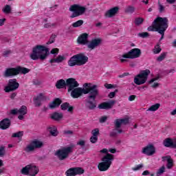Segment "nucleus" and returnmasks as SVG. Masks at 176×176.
<instances>
[{"instance_id": "nucleus-37", "label": "nucleus", "mask_w": 176, "mask_h": 176, "mask_svg": "<svg viewBox=\"0 0 176 176\" xmlns=\"http://www.w3.org/2000/svg\"><path fill=\"white\" fill-rule=\"evenodd\" d=\"M83 20H78L76 22H74L72 23V27H74V28H76L78 27H80L81 25H83Z\"/></svg>"}, {"instance_id": "nucleus-50", "label": "nucleus", "mask_w": 176, "mask_h": 176, "mask_svg": "<svg viewBox=\"0 0 176 176\" xmlns=\"http://www.w3.org/2000/svg\"><path fill=\"white\" fill-rule=\"evenodd\" d=\"M12 54V50H6L3 52V56L4 57H8L9 55Z\"/></svg>"}, {"instance_id": "nucleus-42", "label": "nucleus", "mask_w": 176, "mask_h": 176, "mask_svg": "<svg viewBox=\"0 0 176 176\" xmlns=\"http://www.w3.org/2000/svg\"><path fill=\"white\" fill-rule=\"evenodd\" d=\"M6 155V151L5 150V146H0V157H3Z\"/></svg>"}, {"instance_id": "nucleus-64", "label": "nucleus", "mask_w": 176, "mask_h": 176, "mask_svg": "<svg viewBox=\"0 0 176 176\" xmlns=\"http://www.w3.org/2000/svg\"><path fill=\"white\" fill-rule=\"evenodd\" d=\"M172 148H176V140H173L172 142Z\"/></svg>"}, {"instance_id": "nucleus-23", "label": "nucleus", "mask_w": 176, "mask_h": 176, "mask_svg": "<svg viewBox=\"0 0 176 176\" xmlns=\"http://www.w3.org/2000/svg\"><path fill=\"white\" fill-rule=\"evenodd\" d=\"M62 101L60 100V98H56L54 101L50 102L49 104V108L50 109H54L55 108H57V107H60V104H61Z\"/></svg>"}, {"instance_id": "nucleus-32", "label": "nucleus", "mask_w": 176, "mask_h": 176, "mask_svg": "<svg viewBox=\"0 0 176 176\" xmlns=\"http://www.w3.org/2000/svg\"><path fill=\"white\" fill-rule=\"evenodd\" d=\"M16 69L19 70V74H23L25 75V74H28L30 72V69L25 67H18Z\"/></svg>"}, {"instance_id": "nucleus-45", "label": "nucleus", "mask_w": 176, "mask_h": 176, "mask_svg": "<svg viewBox=\"0 0 176 176\" xmlns=\"http://www.w3.org/2000/svg\"><path fill=\"white\" fill-rule=\"evenodd\" d=\"M91 134H92V136L94 137H98V135L100 134V129H95L92 130Z\"/></svg>"}, {"instance_id": "nucleus-48", "label": "nucleus", "mask_w": 176, "mask_h": 176, "mask_svg": "<svg viewBox=\"0 0 176 176\" xmlns=\"http://www.w3.org/2000/svg\"><path fill=\"white\" fill-rule=\"evenodd\" d=\"M118 90L116 89L113 92H110L108 95L109 98H113L115 96H116V93H118Z\"/></svg>"}, {"instance_id": "nucleus-35", "label": "nucleus", "mask_w": 176, "mask_h": 176, "mask_svg": "<svg viewBox=\"0 0 176 176\" xmlns=\"http://www.w3.org/2000/svg\"><path fill=\"white\" fill-rule=\"evenodd\" d=\"M23 135H24V131H19L16 133H13L12 137L13 138H21V137H23Z\"/></svg>"}, {"instance_id": "nucleus-3", "label": "nucleus", "mask_w": 176, "mask_h": 176, "mask_svg": "<svg viewBox=\"0 0 176 176\" xmlns=\"http://www.w3.org/2000/svg\"><path fill=\"white\" fill-rule=\"evenodd\" d=\"M49 56V48L43 45H36L33 47L32 52L30 54L32 60H46Z\"/></svg>"}, {"instance_id": "nucleus-60", "label": "nucleus", "mask_w": 176, "mask_h": 176, "mask_svg": "<svg viewBox=\"0 0 176 176\" xmlns=\"http://www.w3.org/2000/svg\"><path fill=\"white\" fill-rule=\"evenodd\" d=\"M104 87L106 89H113V85L111 84L106 83V84H104Z\"/></svg>"}, {"instance_id": "nucleus-15", "label": "nucleus", "mask_w": 176, "mask_h": 176, "mask_svg": "<svg viewBox=\"0 0 176 176\" xmlns=\"http://www.w3.org/2000/svg\"><path fill=\"white\" fill-rule=\"evenodd\" d=\"M116 104V100H110L109 102H104L100 103L98 108L99 109H112L113 107Z\"/></svg>"}, {"instance_id": "nucleus-40", "label": "nucleus", "mask_w": 176, "mask_h": 176, "mask_svg": "<svg viewBox=\"0 0 176 176\" xmlns=\"http://www.w3.org/2000/svg\"><path fill=\"white\" fill-rule=\"evenodd\" d=\"M154 54H159L162 52V49L159 45H157L153 50Z\"/></svg>"}, {"instance_id": "nucleus-55", "label": "nucleus", "mask_w": 176, "mask_h": 176, "mask_svg": "<svg viewBox=\"0 0 176 176\" xmlns=\"http://www.w3.org/2000/svg\"><path fill=\"white\" fill-rule=\"evenodd\" d=\"M158 79H160V76H157V77L152 78L151 80L148 81V83L150 85H152V83H153V82H155V80H158Z\"/></svg>"}, {"instance_id": "nucleus-47", "label": "nucleus", "mask_w": 176, "mask_h": 176, "mask_svg": "<svg viewBox=\"0 0 176 176\" xmlns=\"http://www.w3.org/2000/svg\"><path fill=\"white\" fill-rule=\"evenodd\" d=\"M49 130H50V134H51V135H53V137H56L57 131L56 129H52V128H49Z\"/></svg>"}, {"instance_id": "nucleus-52", "label": "nucleus", "mask_w": 176, "mask_h": 176, "mask_svg": "<svg viewBox=\"0 0 176 176\" xmlns=\"http://www.w3.org/2000/svg\"><path fill=\"white\" fill-rule=\"evenodd\" d=\"M108 120V117L107 116H102L99 119L100 123H105L107 120Z\"/></svg>"}, {"instance_id": "nucleus-30", "label": "nucleus", "mask_w": 176, "mask_h": 176, "mask_svg": "<svg viewBox=\"0 0 176 176\" xmlns=\"http://www.w3.org/2000/svg\"><path fill=\"white\" fill-rule=\"evenodd\" d=\"M166 57H167V52H163L158 57H157L156 61H157V63H162V61H163Z\"/></svg>"}, {"instance_id": "nucleus-25", "label": "nucleus", "mask_w": 176, "mask_h": 176, "mask_svg": "<svg viewBox=\"0 0 176 176\" xmlns=\"http://www.w3.org/2000/svg\"><path fill=\"white\" fill-rule=\"evenodd\" d=\"M67 86V81H65L63 79L58 80L56 83V89H64Z\"/></svg>"}, {"instance_id": "nucleus-28", "label": "nucleus", "mask_w": 176, "mask_h": 176, "mask_svg": "<svg viewBox=\"0 0 176 176\" xmlns=\"http://www.w3.org/2000/svg\"><path fill=\"white\" fill-rule=\"evenodd\" d=\"M164 145L166 148H173V140L167 138L164 141Z\"/></svg>"}, {"instance_id": "nucleus-11", "label": "nucleus", "mask_w": 176, "mask_h": 176, "mask_svg": "<svg viewBox=\"0 0 176 176\" xmlns=\"http://www.w3.org/2000/svg\"><path fill=\"white\" fill-rule=\"evenodd\" d=\"M23 175L35 176L39 173V168L34 164H29L21 170Z\"/></svg>"}, {"instance_id": "nucleus-49", "label": "nucleus", "mask_w": 176, "mask_h": 176, "mask_svg": "<svg viewBox=\"0 0 176 176\" xmlns=\"http://www.w3.org/2000/svg\"><path fill=\"white\" fill-rule=\"evenodd\" d=\"M90 141L92 144H96V142H97V141H98V137L92 135L90 138Z\"/></svg>"}, {"instance_id": "nucleus-9", "label": "nucleus", "mask_w": 176, "mask_h": 176, "mask_svg": "<svg viewBox=\"0 0 176 176\" xmlns=\"http://www.w3.org/2000/svg\"><path fill=\"white\" fill-rule=\"evenodd\" d=\"M151 74V70L146 69L142 70L139 74H138L134 78V83L140 86V85H144L148 80V76Z\"/></svg>"}, {"instance_id": "nucleus-38", "label": "nucleus", "mask_w": 176, "mask_h": 176, "mask_svg": "<svg viewBox=\"0 0 176 176\" xmlns=\"http://www.w3.org/2000/svg\"><path fill=\"white\" fill-rule=\"evenodd\" d=\"M173 166L174 160H173V159L170 158L168 161H167L166 168H168V170H171V168H173Z\"/></svg>"}, {"instance_id": "nucleus-57", "label": "nucleus", "mask_w": 176, "mask_h": 176, "mask_svg": "<svg viewBox=\"0 0 176 176\" xmlns=\"http://www.w3.org/2000/svg\"><path fill=\"white\" fill-rule=\"evenodd\" d=\"M86 144V142L85 140H80L78 142H77V145H80V146H85Z\"/></svg>"}, {"instance_id": "nucleus-34", "label": "nucleus", "mask_w": 176, "mask_h": 176, "mask_svg": "<svg viewBox=\"0 0 176 176\" xmlns=\"http://www.w3.org/2000/svg\"><path fill=\"white\" fill-rule=\"evenodd\" d=\"M144 18H141V17L135 19V21H134L135 25L138 27L142 25V23H144Z\"/></svg>"}, {"instance_id": "nucleus-26", "label": "nucleus", "mask_w": 176, "mask_h": 176, "mask_svg": "<svg viewBox=\"0 0 176 176\" xmlns=\"http://www.w3.org/2000/svg\"><path fill=\"white\" fill-rule=\"evenodd\" d=\"M33 146H34V149H39L43 146V142H41L38 140H34L32 142Z\"/></svg>"}, {"instance_id": "nucleus-27", "label": "nucleus", "mask_w": 176, "mask_h": 176, "mask_svg": "<svg viewBox=\"0 0 176 176\" xmlns=\"http://www.w3.org/2000/svg\"><path fill=\"white\" fill-rule=\"evenodd\" d=\"M24 151L28 153H30V152H34V151H35V147L34 146L32 142H31V143L26 146Z\"/></svg>"}, {"instance_id": "nucleus-46", "label": "nucleus", "mask_w": 176, "mask_h": 176, "mask_svg": "<svg viewBox=\"0 0 176 176\" xmlns=\"http://www.w3.org/2000/svg\"><path fill=\"white\" fill-rule=\"evenodd\" d=\"M56 23H47L44 24V28H53V27H56Z\"/></svg>"}, {"instance_id": "nucleus-53", "label": "nucleus", "mask_w": 176, "mask_h": 176, "mask_svg": "<svg viewBox=\"0 0 176 176\" xmlns=\"http://www.w3.org/2000/svg\"><path fill=\"white\" fill-rule=\"evenodd\" d=\"M142 167H144V165L142 164H141L136 166L135 168H133L132 170L133 171H137L138 170H140V168H142Z\"/></svg>"}, {"instance_id": "nucleus-58", "label": "nucleus", "mask_w": 176, "mask_h": 176, "mask_svg": "<svg viewBox=\"0 0 176 176\" xmlns=\"http://www.w3.org/2000/svg\"><path fill=\"white\" fill-rule=\"evenodd\" d=\"M137 96L135 95H131L129 97L128 100L129 101H134Z\"/></svg>"}, {"instance_id": "nucleus-41", "label": "nucleus", "mask_w": 176, "mask_h": 176, "mask_svg": "<svg viewBox=\"0 0 176 176\" xmlns=\"http://www.w3.org/2000/svg\"><path fill=\"white\" fill-rule=\"evenodd\" d=\"M164 171H166V167L164 166H162L161 168H160L158 169V170L157 171V176H160L162 175V174H163V173H164Z\"/></svg>"}, {"instance_id": "nucleus-54", "label": "nucleus", "mask_w": 176, "mask_h": 176, "mask_svg": "<svg viewBox=\"0 0 176 176\" xmlns=\"http://www.w3.org/2000/svg\"><path fill=\"white\" fill-rule=\"evenodd\" d=\"M162 162H168L169 160L171 159V157L170 155H166L162 157Z\"/></svg>"}, {"instance_id": "nucleus-12", "label": "nucleus", "mask_w": 176, "mask_h": 176, "mask_svg": "<svg viewBox=\"0 0 176 176\" xmlns=\"http://www.w3.org/2000/svg\"><path fill=\"white\" fill-rule=\"evenodd\" d=\"M20 84L17 82V80L16 78L10 79L8 81V86L4 88V91L6 93H10V91H14V90H17Z\"/></svg>"}, {"instance_id": "nucleus-61", "label": "nucleus", "mask_w": 176, "mask_h": 176, "mask_svg": "<svg viewBox=\"0 0 176 176\" xmlns=\"http://www.w3.org/2000/svg\"><path fill=\"white\" fill-rule=\"evenodd\" d=\"M64 134H65L66 135H72V134H74V131H65Z\"/></svg>"}, {"instance_id": "nucleus-1", "label": "nucleus", "mask_w": 176, "mask_h": 176, "mask_svg": "<svg viewBox=\"0 0 176 176\" xmlns=\"http://www.w3.org/2000/svg\"><path fill=\"white\" fill-rule=\"evenodd\" d=\"M70 91V96L72 98H80V97H83V94H88L85 99V107L90 111L97 108L96 98L100 95L98 85H93L91 82H85L82 87H77Z\"/></svg>"}, {"instance_id": "nucleus-17", "label": "nucleus", "mask_w": 176, "mask_h": 176, "mask_svg": "<svg viewBox=\"0 0 176 176\" xmlns=\"http://www.w3.org/2000/svg\"><path fill=\"white\" fill-rule=\"evenodd\" d=\"M155 152V146L153 144H148L142 149V153L147 155V156H152Z\"/></svg>"}, {"instance_id": "nucleus-22", "label": "nucleus", "mask_w": 176, "mask_h": 176, "mask_svg": "<svg viewBox=\"0 0 176 176\" xmlns=\"http://www.w3.org/2000/svg\"><path fill=\"white\" fill-rule=\"evenodd\" d=\"M60 109H62V111L67 110V112H69V113H72L74 112V107L69 105V103L68 102L63 103L60 105Z\"/></svg>"}, {"instance_id": "nucleus-56", "label": "nucleus", "mask_w": 176, "mask_h": 176, "mask_svg": "<svg viewBox=\"0 0 176 176\" xmlns=\"http://www.w3.org/2000/svg\"><path fill=\"white\" fill-rule=\"evenodd\" d=\"M32 82L33 85H35L36 86H39L41 85V81H39V80L34 79Z\"/></svg>"}, {"instance_id": "nucleus-6", "label": "nucleus", "mask_w": 176, "mask_h": 176, "mask_svg": "<svg viewBox=\"0 0 176 176\" xmlns=\"http://www.w3.org/2000/svg\"><path fill=\"white\" fill-rule=\"evenodd\" d=\"M89 61V57H87L85 54H77L74 55L68 60L69 67H75V65H78L79 67L85 65Z\"/></svg>"}, {"instance_id": "nucleus-18", "label": "nucleus", "mask_w": 176, "mask_h": 176, "mask_svg": "<svg viewBox=\"0 0 176 176\" xmlns=\"http://www.w3.org/2000/svg\"><path fill=\"white\" fill-rule=\"evenodd\" d=\"M118 12H119V7L116 6V7L107 10L105 12L104 16H105V17L111 19V17H113V16L118 14Z\"/></svg>"}, {"instance_id": "nucleus-51", "label": "nucleus", "mask_w": 176, "mask_h": 176, "mask_svg": "<svg viewBox=\"0 0 176 176\" xmlns=\"http://www.w3.org/2000/svg\"><path fill=\"white\" fill-rule=\"evenodd\" d=\"M158 6L160 13H162L164 11V6L160 3V1H158Z\"/></svg>"}, {"instance_id": "nucleus-44", "label": "nucleus", "mask_w": 176, "mask_h": 176, "mask_svg": "<svg viewBox=\"0 0 176 176\" xmlns=\"http://www.w3.org/2000/svg\"><path fill=\"white\" fill-rule=\"evenodd\" d=\"M56 36H57L56 34H52L49 40V41L47 43V45H50L51 43H54V41L56 40Z\"/></svg>"}, {"instance_id": "nucleus-5", "label": "nucleus", "mask_w": 176, "mask_h": 176, "mask_svg": "<svg viewBox=\"0 0 176 176\" xmlns=\"http://www.w3.org/2000/svg\"><path fill=\"white\" fill-rule=\"evenodd\" d=\"M100 152V153L107 154L102 158V162L99 163L98 168L100 171H107L112 164V161L114 159L113 155L108 153V149L107 148H103Z\"/></svg>"}, {"instance_id": "nucleus-13", "label": "nucleus", "mask_w": 176, "mask_h": 176, "mask_svg": "<svg viewBox=\"0 0 176 176\" xmlns=\"http://www.w3.org/2000/svg\"><path fill=\"white\" fill-rule=\"evenodd\" d=\"M85 173V170L80 167H74L69 168L66 172V176L80 175Z\"/></svg>"}, {"instance_id": "nucleus-33", "label": "nucleus", "mask_w": 176, "mask_h": 176, "mask_svg": "<svg viewBox=\"0 0 176 176\" xmlns=\"http://www.w3.org/2000/svg\"><path fill=\"white\" fill-rule=\"evenodd\" d=\"M3 12L5 13V14H10V13H12V6L6 5L3 9Z\"/></svg>"}, {"instance_id": "nucleus-20", "label": "nucleus", "mask_w": 176, "mask_h": 176, "mask_svg": "<svg viewBox=\"0 0 176 176\" xmlns=\"http://www.w3.org/2000/svg\"><path fill=\"white\" fill-rule=\"evenodd\" d=\"M10 127V120L5 118L0 122V129L1 130H6Z\"/></svg>"}, {"instance_id": "nucleus-4", "label": "nucleus", "mask_w": 176, "mask_h": 176, "mask_svg": "<svg viewBox=\"0 0 176 176\" xmlns=\"http://www.w3.org/2000/svg\"><path fill=\"white\" fill-rule=\"evenodd\" d=\"M89 38V34L87 33H83L77 39L78 43L79 45H87L88 49L91 50H94L96 47H98L101 45V38H94L89 43L87 38Z\"/></svg>"}, {"instance_id": "nucleus-16", "label": "nucleus", "mask_w": 176, "mask_h": 176, "mask_svg": "<svg viewBox=\"0 0 176 176\" xmlns=\"http://www.w3.org/2000/svg\"><path fill=\"white\" fill-rule=\"evenodd\" d=\"M15 75H19V69H17V67L8 68L3 74V76H5V78H10V76H15Z\"/></svg>"}, {"instance_id": "nucleus-62", "label": "nucleus", "mask_w": 176, "mask_h": 176, "mask_svg": "<svg viewBox=\"0 0 176 176\" xmlns=\"http://www.w3.org/2000/svg\"><path fill=\"white\" fill-rule=\"evenodd\" d=\"M151 87H153V89H156V87H159V83L157 82H154L152 85Z\"/></svg>"}, {"instance_id": "nucleus-31", "label": "nucleus", "mask_w": 176, "mask_h": 176, "mask_svg": "<svg viewBox=\"0 0 176 176\" xmlns=\"http://www.w3.org/2000/svg\"><path fill=\"white\" fill-rule=\"evenodd\" d=\"M27 107L24 105L21 107V108L18 109V113H19L20 115H27Z\"/></svg>"}, {"instance_id": "nucleus-10", "label": "nucleus", "mask_w": 176, "mask_h": 176, "mask_svg": "<svg viewBox=\"0 0 176 176\" xmlns=\"http://www.w3.org/2000/svg\"><path fill=\"white\" fill-rule=\"evenodd\" d=\"M69 10L73 12L72 14L70 16L71 19H75V17H79V16L85 14L87 8L79 4H74L70 6Z\"/></svg>"}, {"instance_id": "nucleus-63", "label": "nucleus", "mask_w": 176, "mask_h": 176, "mask_svg": "<svg viewBox=\"0 0 176 176\" xmlns=\"http://www.w3.org/2000/svg\"><path fill=\"white\" fill-rule=\"evenodd\" d=\"M116 134H118V132L116 131H112L110 133V137H116Z\"/></svg>"}, {"instance_id": "nucleus-59", "label": "nucleus", "mask_w": 176, "mask_h": 176, "mask_svg": "<svg viewBox=\"0 0 176 176\" xmlns=\"http://www.w3.org/2000/svg\"><path fill=\"white\" fill-rule=\"evenodd\" d=\"M10 113L12 115H17V113H19V109H12L11 110Z\"/></svg>"}, {"instance_id": "nucleus-14", "label": "nucleus", "mask_w": 176, "mask_h": 176, "mask_svg": "<svg viewBox=\"0 0 176 176\" xmlns=\"http://www.w3.org/2000/svg\"><path fill=\"white\" fill-rule=\"evenodd\" d=\"M66 87H67V91H72L76 87H79V82L74 78H67L66 80Z\"/></svg>"}, {"instance_id": "nucleus-7", "label": "nucleus", "mask_w": 176, "mask_h": 176, "mask_svg": "<svg viewBox=\"0 0 176 176\" xmlns=\"http://www.w3.org/2000/svg\"><path fill=\"white\" fill-rule=\"evenodd\" d=\"M74 148H75V145L74 144L62 147L55 153V156L60 160H65V159H68L69 155L74 152Z\"/></svg>"}, {"instance_id": "nucleus-8", "label": "nucleus", "mask_w": 176, "mask_h": 176, "mask_svg": "<svg viewBox=\"0 0 176 176\" xmlns=\"http://www.w3.org/2000/svg\"><path fill=\"white\" fill-rule=\"evenodd\" d=\"M142 53V52H141L140 48H134L122 54L121 56H120L119 58L122 63H127L126 58H129L131 60L134 58H140V57H141Z\"/></svg>"}, {"instance_id": "nucleus-2", "label": "nucleus", "mask_w": 176, "mask_h": 176, "mask_svg": "<svg viewBox=\"0 0 176 176\" xmlns=\"http://www.w3.org/2000/svg\"><path fill=\"white\" fill-rule=\"evenodd\" d=\"M168 28V19L167 17H157L152 25L147 28V31L158 32L162 35L160 41H162L164 38V32Z\"/></svg>"}, {"instance_id": "nucleus-24", "label": "nucleus", "mask_w": 176, "mask_h": 176, "mask_svg": "<svg viewBox=\"0 0 176 176\" xmlns=\"http://www.w3.org/2000/svg\"><path fill=\"white\" fill-rule=\"evenodd\" d=\"M64 117L63 113L54 112L52 113L51 118L53 120H56L57 122L61 120V119Z\"/></svg>"}, {"instance_id": "nucleus-19", "label": "nucleus", "mask_w": 176, "mask_h": 176, "mask_svg": "<svg viewBox=\"0 0 176 176\" xmlns=\"http://www.w3.org/2000/svg\"><path fill=\"white\" fill-rule=\"evenodd\" d=\"M129 122L130 120L127 118L122 119H116L115 121V126L116 129H120V126H122V124L126 126V124H129Z\"/></svg>"}, {"instance_id": "nucleus-36", "label": "nucleus", "mask_w": 176, "mask_h": 176, "mask_svg": "<svg viewBox=\"0 0 176 176\" xmlns=\"http://www.w3.org/2000/svg\"><path fill=\"white\" fill-rule=\"evenodd\" d=\"M124 11H125V13L132 14V13H134V12H135V8H134V6H129L125 8Z\"/></svg>"}, {"instance_id": "nucleus-39", "label": "nucleus", "mask_w": 176, "mask_h": 176, "mask_svg": "<svg viewBox=\"0 0 176 176\" xmlns=\"http://www.w3.org/2000/svg\"><path fill=\"white\" fill-rule=\"evenodd\" d=\"M55 59H56L55 60L56 63H63L64 61V60H65V56L59 55Z\"/></svg>"}, {"instance_id": "nucleus-21", "label": "nucleus", "mask_w": 176, "mask_h": 176, "mask_svg": "<svg viewBox=\"0 0 176 176\" xmlns=\"http://www.w3.org/2000/svg\"><path fill=\"white\" fill-rule=\"evenodd\" d=\"M46 97L43 96V94H39V95L34 100V104L36 107H41L42 105V101H45Z\"/></svg>"}, {"instance_id": "nucleus-29", "label": "nucleus", "mask_w": 176, "mask_h": 176, "mask_svg": "<svg viewBox=\"0 0 176 176\" xmlns=\"http://www.w3.org/2000/svg\"><path fill=\"white\" fill-rule=\"evenodd\" d=\"M160 108V104L157 103L155 104H153L151 107H150L147 111H149L150 112H155V111H157Z\"/></svg>"}, {"instance_id": "nucleus-43", "label": "nucleus", "mask_w": 176, "mask_h": 176, "mask_svg": "<svg viewBox=\"0 0 176 176\" xmlns=\"http://www.w3.org/2000/svg\"><path fill=\"white\" fill-rule=\"evenodd\" d=\"M138 36H140V38H148L149 37V33L144 32L138 34Z\"/></svg>"}]
</instances>
